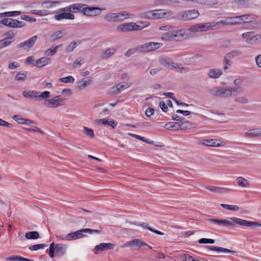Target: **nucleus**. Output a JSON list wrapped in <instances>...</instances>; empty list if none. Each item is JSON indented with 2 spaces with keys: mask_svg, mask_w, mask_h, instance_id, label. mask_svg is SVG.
Listing matches in <instances>:
<instances>
[{
  "mask_svg": "<svg viewBox=\"0 0 261 261\" xmlns=\"http://www.w3.org/2000/svg\"><path fill=\"white\" fill-rule=\"evenodd\" d=\"M57 47L52 46L50 48H48L44 52V55L46 56H53L57 53Z\"/></svg>",
  "mask_w": 261,
  "mask_h": 261,
  "instance_id": "44",
  "label": "nucleus"
},
{
  "mask_svg": "<svg viewBox=\"0 0 261 261\" xmlns=\"http://www.w3.org/2000/svg\"><path fill=\"white\" fill-rule=\"evenodd\" d=\"M242 54L241 51L239 50H233L232 51L227 53L226 54L227 55V57L232 59L234 57L239 56L241 55Z\"/></svg>",
  "mask_w": 261,
  "mask_h": 261,
  "instance_id": "49",
  "label": "nucleus"
},
{
  "mask_svg": "<svg viewBox=\"0 0 261 261\" xmlns=\"http://www.w3.org/2000/svg\"><path fill=\"white\" fill-rule=\"evenodd\" d=\"M72 13H83L86 16H97L100 14L102 9L96 7H89L86 4L75 3L72 4Z\"/></svg>",
  "mask_w": 261,
  "mask_h": 261,
  "instance_id": "2",
  "label": "nucleus"
},
{
  "mask_svg": "<svg viewBox=\"0 0 261 261\" xmlns=\"http://www.w3.org/2000/svg\"><path fill=\"white\" fill-rule=\"evenodd\" d=\"M134 14L129 13L126 11H121L116 13L117 22L122 21L128 18H132Z\"/></svg>",
  "mask_w": 261,
  "mask_h": 261,
  "instance_id": "23",
  "label": "nucleus"
},
{
  "mask_svg": "<svg viewBox=\"0 0 261 261\" xmlns=\"http://www.w3.org/2000/svg\"><path fill=\"white\" fill-rule=\"evenodd\" d=\"M153 10L148 11L142 14V16L146 18L150 19H153Z\"/></svg>",
  "mask_w": 261,
  "mask_h": 261,
  "instance_id": "52",
  "label": "nucleus"
},
{
  "mask_svg": "<svg viewBox=\"0 0 261 261\" xmlns=\"http://www.w3.org/2000/svg\"><path fill=\"white\" fill-rule=\"evenodd\" d=\"M62 36V32L61 31H58L54 33L50 36L51 41H55Z\"/></svg>",
  "mask_w": 261,
  "mask_h": 261,
  "instance_id": "48",
  "label": "nucleus"
},
{
  "mask_svg": "<svg viewBox=\"0 0 261 261\" xmlns=\"http://www.w3.org/2000/svg\"><path fill=\"white\" fill-rule=\"evenodd\" d=\"M261 135V130L260 129H251L245 133V136L247 138H254Z\"/></svg>",
  "mask_w": 261,
  "mask_h": 261,
  "instance_id": "26",
  "label": "nucleus"
},
{
  "mask_svg": "<svg viewBox=\"0 0 261 261\" xmlns=\"http://www.w3.org/2000/svg\"><path fill=\"white\" fill-rule=\"evenodd\" d=\"M64 99L61 95H57L53 98L46 99L44 105L48 108H55L63 105Z\"/></svg>",
  "mask_w": 261,
  "mask_h": 261,
  "instance_id": "9",
  "label": "nucleus"
},
{
  "mask_svg": "<svg viewBox=\"0 0 261 261\" xmlns=\"http://www.w3.org/2000/svg\"><path fill=\"white\" fill-rule=\"evenodd\" d=\"M50 92L49 91H44L40 94H39L38 98L41 99H45L50 96Z\"/></svg>",
  "mask_w": 261,
  "mask_h": 261,
  "instance_id": "58",
  "label": "nucleus"
},
{
  "mask_svg": "<svg viewBox=\"0 0 261 261\" xmlns=\"http://www.w3.org/2000/svg\"><path fill=\"white\" fill-rule=\"evenodd\" d=\"M21 14V12L20 11L6 12L7 17H13L19 15Z\"/></svg>",
  "mask_w": 261,
  "mask_h": 261,
  "instance_id": "63",
  "label": "nucleus"
},
{
  "mask_svg": "<svg viewBox=\"0 0 261 261\" xmlns=\"http://www.w3.org/2000/svg\"><path fill=\"white\" fill-rule=\"evenodd\" d=\"M133 246L134 247L139 248L142 246H147L149 249H151V247L148 246L146 243L143 242L140 239H136L127 242L124 246Z\"/></svg>",
  "mask_w": 261,
  "mask_h": 261,
  "instance_id": "14",
  "label": "nucleus"
},
{
  "mask_svg": "<svg viewBox=\"0 0 261 261\" xmlns=\"http://www.w3.org/2000/svg\"><path fill=\"white\" fill-rule=\"evenodd\" d=\"M31 13L33 14L38 15L39 16H44L47 15L46 10H32L31 11Z\"/></svg>",
  "mask_w": 261,
  "mask_h": 261,
  "instance_id": "54",
  "label": "nucleus"
},
{
  "mask_svg": "<svg viewBox=\"0 0 261 261\" xmlns=\"http://www.w3.org/2000/svg\"><path fill=\"white\" fill-rule=\"evenodd\" d=\"M180 64L175 63L172 61L170 67L171 69H176V71L180 73H182L183 71L187 72L189 70L188 67H180Z\"/></svg>",
  "mask_w": 261,
  "mask_h": 261,
  "instance_id": "28",
  "label": "nucleus"
},
{
  "mask_svg": "<svg viewBox=\"0 0 261 261\" xmlns=\"http://www.w3.org/2000/svg\"><path fill=\"white\" fill-rule=\"evenodd\" d=\"M138 51V46L135 48H130L128 49L125 53V56L127 57H130L132 55Z\"/></svg>",
  "mask_w": 261,
  "mask_h": 261,
  "instance_id": "56",
  "label": "nucleus"
},
{
  "mask_svg": "<svg viewBox=\"0 0 261 261\" xmlns=\"http://www.w3.org/2000/svg\"><path fill=\"white\" fill-rule=\"evenodd\" d=\"M220 206L222 207L229 210V211H238L240 210V208L239 206L237 205H228L226 204H221Z\"/></svg>",
  "mask_w": 261,
  "mask_h": 261,
  "instance_id": "42",
  "label": "nucleus"
},
{
  "mask_svg": "<svg viewBox=\"0 0 261 261\" xmlns=\"http://www.w3.org/2000/svg\"><path fill=\"white\" fill-rule=\"evenodd\" d=\"M231 59H230L228 57H227V55H226L224 57L223 60V69L224 70L227 69L228 68H229L232 64L231 61H230Z\"/></svg>",
  "mask_w": 261,
  "mask_h": 261,
  "instance_id": "43",
  "label": "nucleus"
},
{
  "mask_svg": "<svg viewBox=\"0 0 261 261\" xmlns=\"http://www.w3.org/2000/svg\"><path fill=\"white\" fill-rule=\"evenodd\" d=\"M199 15V12L195 9H193L177 13L174 17L178 20L189 21L198 17Z\"/></svg>",
  "mask_w": 261,
  "mask_h": 261,
  "instance_id": "4",
  "label": "nucleus"
},
{
  "mask_svg": "<svg viewBox=\"0 0 261 261\" xmlns=\"http://www.w3.org/2000/svg\"><path fill=\"white\" fill-rule=\"evenodd\" d=\"M93 232L99 233V231L96 229L85 228L71 233H69L66 236L65 238L68 241L76 240L78 239L82 238L86 236V235L84 234V233L88 232L91 233Z\"/></svg>",
  "mask_w": 261,
  "mask_h": 261,
  "instance_id": "7",
  "label": "nucleus"
},
{
  "mask_svg": "<svg viewBox=\"0 0 261 261\" xmlns=\"http://www.w3.org/2000/svg\"><path fill=\"white\" fill-rule=\"evenodd\" d=\"M138 24L134 22H127L119 24L116 27L117 31L121 33L130 32L133 31H139L143 29L145 26L148 25H143V22L139 21L138 22Z\"/></svg>",
  "mask_w": 261,
  "mask_h": 261,
  "instance_id": "3",
  "label": "nucleus"
},
{
  "mask_svg": "<svg viewBox=\"0 0 261 261\" xmlns=\"http://www.w3.org/2000/svg\"><path fill=\"white\" fill-rule=\"evenodd\" d=\"M178 127L179 130H187L193 127V124L192 122H190L188 121L182 120L181 122H178Z\"/></svg>",
  "mask_w": 261,
  "mask_h": 261,
  "instance_id": "27",
  "label": "nucleus"
},
{
  "mask_svg": "<svg viewBox=\"0 0 261 261\" xmlns=\"http://www.w3.org/2000/svg\"><path fill=\"white\" fill-rule=\"evenodd\" d=\"M206 188L211 192L218 193H223L225 191L224 188L215 186H209Z\"/></svg>",
  "mask_w": 261,
  "mask_h": 261,
  "instance_id": "41",
  "label": "nucleus"
},
{
  "mask_svg": "<svg viewBox=\"0 0 261 261\" xmlns=\"http://www.w3.org/2000/svg\"><path fill=\"white\" fill-rule=\"evenodd\" d=\"M153 19H156L171 16L172 15V12L170 10L163 12V10L158 9L153 10Z\"/></svg>",
  "mask_w": 261,
  "mask_h": 261,
  "instance_id": "15",
  "label": "nucleus"
},
{
  "mask_svg": "<svg viewBox=\"0 0 261 261\" xmlns=\"http://www.w3.org/2000/svg\"><path fill=\"white\" fill-rule=\"evenodd\" d=\"M25 238L27 239H36L39 237V234L37 231H30L25 233Z\"/></svg>",
  "mask_w": 261,
  "mask_h": 261,
  "instance_id": "40",
  "label": "nucleus"
},
{
  "mask_svg": "<svg viewBox=\"0 0 261 261\" xmlns=\"http://www.w3.org/2000/svg\"><path fill=\"white\" fill-rule=\"evenodd\" d=\"M21 19L25 20L28 22H35L36 21V18L31 17L29 15H22L20 17Z\"/></svg>",
  "mask_w": 261,
  "mask_h": 261,
  "instance_id": "57",
  "label": "nucleus"
},
{
  "mask_svg": "<svg viewBox=\"0 0 261 261\" xmlns=\"http://www.w3.org/2000/svg\"><path fill=\"white\" fill-rule=\"evenodd\" d=\"M231 95V91L228 89L220 88L219 96L222 97H228Z\"/></svg>",
  "mask_w": 261,
  "mask_h": 261,
  "instance_id": "39",
  "label": "nucleus"
},
{
  "mask_svg": "<svg viewBox=\"0 0 261 261\" xmlns=\"http://www.w3.org/2000/svg\"><path fill=\"white\" fill-rule=\"evenodd\" d=\"M172 61V60L170 57L166 56H161L159 59L160 64L166 67H170Z\"/></svg>",
  "mask_w": 261,
  "mask_h": 261,
  "instance_id": "29",
  "label": "nucleus"
},
{
  "mask_svg": "<svg viewBox=\"0 0 261 261\" xmlns=\"http://www.w3.org/2000/svg\"><path fill=\"white\" fill-rule=\"evenodd\" d=\"M163 45L162 43L148 42L138 45V51L141 53L152 52L161 48Z\"/></svg>",
  "mask_w": 261,
  "mask_h": 261,
  "instance_id": "5",
  "label": "nucleus"
},
{
  "mask_svg": "<svg viewBox=\"0 0 261 261\" xmlns=\"http://www.w3.org/2000/svg\"><path fill=\"white\" fill-rule=\"evenodd\" d=\"M37 39V36L35 35L29 38L28 40L18 44L17 47L22 48L24 50H29L33 46L36 41Z\"/></svg>",
  "mask_w": 261,
  "mask_h": 261,
  "instance_id": "13",
  "label": "nucleus"
},
{
  "mask_svg": "<svg viewBox=\"0 0 261 261\" xmlns=\"http://www.w3.org/2000/svg\"><path fill=\"white\" fill-rule=\"evenodd\" d=\"M178 122H170L167 123H166L164 126V127L168 130H179L178 126Z\"/></svg>",
  "mask_w": 261,
  "mask_h": 261,
  "instance_id": "33",
  "label": "nucleus"
},
{
  "mask_svg": "<svg viewBox=\"0 0 261 261\" xmlns=\"http://www.w3.org/2000/svg\"><path fill=\"white\" fill-rule=\"evenodd\" d=\"M115 51L116 49L113 47L107 48L105 51L101 53V57L103 59H107L112 56Z\"/></svg>",
  "mask_w": 261,
  "mask_h": 261,
  "instance_id": "32",
  "label": "nucleus"
},
{
  "mask_svg": "<svg viewBox=\"0 0 261 261\" xmlns=\"http://www.w3.org/2000/svg\"><path fill=\"white\" fill-rule=\"evenodd\" d=\"M51 63V60L49 58L42 57L37 59L35 61V63L34 64L38 67H42Z\"/></svg>",
  "mask_w": 261,
  "mask_h": 261,
  "instance_id": "24",
  "label": "nucleus"
},
{
  "mask_svg": "<svg viewBox=\"0 0 261 261\" xmlns=\"http://www.w3.org/2000/svg\"><path fill=\"white\" fill-rule=\"evenodd\" d=\"M220 88L219 87H215L213 89H211L209 91L210 94L212 96H219V93L220 91Z\"/></svg>",
  "mask_w": 261,
  "mask_h": 261,
  "instance_id": "51",
  "label": "nucleus"
},
{
  "mask_svg": "<svg viewBox=\"0 0 261 261\" xmlns=\"http://www.w3.org/2000/svg\"><path fill=\"white\" fill-rule=\"evenodd\" d=\"M172 2V0H156L155 4L163 5H169Z\"/></svg>",
  "mask_w": 261,
  "mask_h": 261,
  "instance_id": "59",
  "label": "nucleus"
},
{
  "mask_svg": "<svg viewBox=\"0 0 261 261\" xmlns=\"http://www.w3.org/2000/svg\"><path fill=\"white\" fill-rule=\"evenodd\" d=\"M234 101L242 104L247 103L248 101V99L245 97H238L234 99Z\"/></svg>",
  "mask_w": 261,
  "mask_h": 261,
  "instance_id": "62",
  "label": "nucleus"
},
{
  "mask_svg": "<svg viewBox=\"0 0 261 261\" xmlns=\"http://www.w3.org/2000/svg\"><path fill=\"white\" fill-rule=\"evenodd\" d=\"M14 120L16 121L18 124H24L25 118L21 117L20 115H16L13 116Z\"/></svg>",
  "mask_w": 261,
  "mask_h": 261,
  "instance_id": "53",
  "label": "nucleus"
},
{
  "mask_svg": "<svg viewBox=\"0 0 261 261\" xmlns=\"http://www.w3.org/2000/svg\"><path fill=\"white\" fill-rule=\"evenodd\" d=\"M247 18L246 15L238 16L234 17H227L224 20L217 22V24L220 25H235L240 24L242 22H247L245 18Z\"/></svg>",
  "mask_w": 261,
  "mask_h": 261,
  "instance_id": "6",
  "label": "nucleus"
},
{
  "mask_svg": "<svg viewBox=\"0 0 261 261\" xmlns=\"http://www.w3.org/2000/svg\"><path fill=\"white\" fill-rule=\"evenodd\" d=\"M104 19L107 22H117L116 13H109L104 16Z\"/></svg>",
  "mask_w": 261,
  "mask_h": 261,
  "instance_id": "37",
  "label": "nucleus"
},
{
  "mask_svg": "<svg viewBox=\"0 0 261 261\" xmlns=\"http://www.w3.org/2000/svg\"><path fill=\"white\" fill-rule=\"evenodd\" d=\"M197 143L209 147H219L223 145V142L221 140L216 139H202L199 140Z\"/></svg>",
  "mask_w": 261,
  "mask_h": 261,
  "instance_id": "11",
  "label": "nucleus"
},
{
  "mask_svg": "<svg viewBox=\"0 0 261 261\" xmlns=\"http://www.w3.org/2000/svg\"><path fill=\"white\" fill-rule=\"evenodd\" d=\"M27 72L25 71H19L15 76V80L19 82H24L27 79Z\"/></svg>",
  "mask_w": 261,
  "mask_h": 261,
  "instance_id": "36",
  "label": "nucleus"
},
{
  "mask_svg": "<svg viewBox=\"0 0 261 261\" xmlns=\"http://www.w3.org/2000/svg\"><path fill=\"white\" fill-rule=\"evenodd\" d=\"M76 43L74 41L71 42L66 48V52H71L76 47Z\"/></svg>",
  "mask_w": 261,
  "mask_h": 261,
  "instance_id": "55",
  "label": "nucleus"
},
{
  "mask_svg": "<svg viewBox=\"0 0 261 261\" xmlns=\"http://www.w3.org/2000/svg\"><path fill=\"white\" fill-rule=\"evenodd\" d=\"M222 74V71L221 70L213 69L210 71L208 76L212 79H217Z\"/></svg>",
  "mask_w": 261,
  "mask_h": 261,
  "instance_id": "35",
  "label": "nucleus"
},
{
  "mask_svg": "<svg viewBox=\"0 0 261 261\" xmlns=\"http://www.w3.org/2000/svg\"><path fill=\"white\" fill-rule=\"evenodd\" d=\"M59 81L64 83H73L74 79L72 76L69 75L65 77L60 78Z\"/></svg>",
  "mask_w": 261,
  "mask_h": 261,
  "instance_id": "47",
  "label": "nucleus"
},
{
  "mask_svg": "<svg viewBox=\"0 0 261 261\" xmlns=\"http://www.w3.org/2000/svg\"><path fill=\"white\" fill-rule=\"evenodd\" d=\"M230 90L231 91V94L233 93L234 95L235 93H241L243 91V89L241 87H234L230 89Z\"/></svg>",
  "mask_w": 261,
  "mask_h": 261,
  "instance_id": "61",
  "label": "nucleus"
},
{
  "mask_svg": "<svg viewBox=\"0 0 261 261\" xmlns=\"http://www.w3.org/2000/svg\"><path fill=\"white\" fill-rule=\"evenodd\" d=\"M191 33L190 28L187 29L173 30L163 33L161 39L168 41H181L188 39L189 38V34Z\"/></svg>",
  "mask_w": 261,
  "mask_h": 261,
  "instance_id": "1",
  "label": "nucleus"
},
{
  "mask_svg": "<svg viewBox=\"0 0 261 261\" xmlns=\"http://www.w3.org/2000/svg\"><path fill=\"white\" fill-rule=\"evenodd\" d=\"M74 18V15L72 13L65 12H59V14L54 15L55 19L58 21L63 19L73 20Z\"/></svg>",
  "mask_w": 261,
  "mask_h": 261,
  "instance_id": "17",
  "label": "nucleus"
},
{
  "mask_svg": "<svg viewBox=\"0 0 261 261\" xmlns=\"http://www.w3.org/2000/svg\"><path fill=\"white\" fill-rule=\"evenodd\" d=\"M231 219L232 222H234L242 226L254 228L261 226V224H259L257 222L247 221L236 217H232Z\"/></svg>",
  "mask_w": 261,
  "mask_h": 261,
  "instance_id": "12",
  "label": "nucleus"
},
{
  "mask_svg": "<svg viewBox=\"0 0 261 261\" xmlns=\"http://www.w3.org/2000/svg\"><path fill=\"white\" fill-rule=\"evenodd\" d=\"M238 185L242 187H248L250 186L249 181L243 177H238L236 179Z\"/></svg>",
  "mask_w": 261,
  "mask_h": 261,
  "instance_id": "34",
  "label": "nucleus"
},
{
  "mask_svg": "<svg viewBox=\"0 0 261 261\" xmlns=\"http://www.w3.org/2000/svg\"><path fill=\"white\" fill-rule=\"evenodd\" d=\"M215 25H212L210 22L197 23L190 28L191 33H196L200 32L212 30Z\"/></svg>",
  "mask_w": 261,
  "mask_h": 261,
  "instance_id": "10",
  "label": "nucleus"
},
{
  "mask_svg": "<svg viewBox=\"0 0 261 261\" xmlns=\"http://www.w3.org/2000/svg\"><path fill=\"white\" fill-rule=\"evenodd\" d=\"M83 129V133H84L87 136L92 138L94 137V133L92 129L88 128L86 126H84Z\"/></svg>",
  "mask_w": 261,
  "mask_h": 261,
  "instance_id": "45",
  "label": "nucleus"
},
{
  "mask_svg": "<svg viewBox=\"0 0 261 261\" xmlns=\"http://www.w3.org/2000/svg\"><path fill=\"white\" fill-rule=\"evenodd\" d=\"M92 83V81L91 80H89L88 81H81L77 83V88L80 90H83L85 88L90 85Z\"/></svg>",
  "mask_w": 261,
  "mask_h": 261,
  "instance_id": "38",
  "label": "nucleus"
},
{
  "mask_svg": "<svg viewBox=\"0 0 261 261\" xmlns=\"http://www.w3.org/2000/svg\"><path fill=\"white\" fill-rule=\"evenodd\" d=\"M252 34V32H249L244 33L242 34V37L244 39H247L246 42L248 43H250V44L255 43L259 39H261V36H260V35L254 36L253 37H251L249 39H248V38L249 37H250Z\"/></svg>",
  "mask_w": 261,
  "mask_h": 261,
  "instance_id": "19",
  "label": "nucleus"
},
{
  "mask_svg": "<svg viewBox=\"0 0 261 261\" xmlns=\"http://www.w3.org/2000/svg\"><path fill=\"white\" fill-rule=\"evenodd\" d=\"M0 23L11 28H21L25 25V23L23 21L9 18L1 19Z\"/></svg>",
  "mask_w": 261,
  "mask_h": 261,
  "instance_id": "8",
  "label": "nucleus"
},
{
  "mask_svg": "<svg viewBox=\"0 0 261 261\" xmlns=\"http://www.w3.org/2000/svg\"><path fill=\"white\" fill-rule=\"evenodd\" d=\"M14 40H9L6 38L0 40V49L8 46L14 41Z\"/></svg>",
  "mask_w": 261,
  "mask_h": 261,
  "instance_id": "46",
  "label": "nucleus"
},
{
  "mask_svg": "<svg viewBox=\"0 0 261 261\" xmlns=\"http://www.w3.org/2000/svg\"><path fill=\"white\" fill-rule=\"evenodd\" d=\"M20 66V64L15 61L11 62L9 63L8 68L9 69H14Z\"/></svg>",
  "mask_w": 261,
  "mask_h": 261,
  "instance_id": "60",
  "label": "nucleus"
},
{
  "mask_svg": "<svg viewBox=\"0 0 261 261\" xmlns=\"http://www.w3.org/2000/svg\"><path fill=\"white\" fill-rule=\"evenodd\" d=\"M45 246H46V245L43 244H35L29 246V249L30 250L36 251L41 249H43Z\"/></svg>",
  "mask_w": 261,
  "mask_h": 261,
  "instance_id": "50",
  "label": "nucleus"
},
{
  "mask_svg": "<svg viewBox=\"0 0 261 261\" xmlns=\"http://www.w3.org/2000/svg\"><path fill=\"white\" fill-rule=\"evenodd\" d=\"M114 245L112 243H100L99 245L96 246L94 248V250L95 251H103V250H108L113 249H114Z\"/></svg>",
  "mask_w": 261,
  "mask_h": 261,
  "instance_id": "22",
  "label": "nucleus"
},
{
  "mask_svg": "<svg viewBox=\"0 0 261 261\" xmlns=\"http://www.w3.org/2000/svg\"><path fill=\"white\" fill-rule=\"evenodd\" d=\"M96 123L99 125H110L112 126L113 128H115L117 124V122L110 119L103 118L97 119L96 120Z\"/></svg>",
  "mask_w": 261,
  "mask_h": 261,
  "instance_id": "18",
  "label": "nucleus"
},
{
  "mask_svg": "<svg viewBox=\"0 0 261 261\" xmlns=\"http://www.w3.org/2000/svg\"><path fill=\"white\" fill-rule=\"evenodd\" d=\"M132 86V83H126L125 84H118L116 86L113 87L112 88V92L114 94H118L120 93L122 91L125 90V89L130 87Z\"/></svg>",
  "mask_w": 261,
  "mask_h": 261,
  "instance_id": "16",
  "label": "nucleus"
},
{
  "mask_svg": "<svg viewBox=\"0 0 261 261\" xmlns=\"http://www.w3.org/2000/svg\"><path fill=\"white\" fill-rule=\"evenodd\" d=\"M58 12H65L72 13V5H70L65 7L63 8H61L58 10Z\"/></svg>",
  "mask_w": 261,
  "mask_h": 261,
  "instance_id": "64",
  "label": "nucleus"
},
{
  "mask_svg": "<svg viewBox=\"0 0 261 261\" xmlns=\"http://www.w3.org/2000/svg\"><path fill=\"white\" fill-rule=\"evenodd\" d=\"M6 261H34L33 259H30L27 258L22 257L20 255H11L6 258Z\"/></svg>",
  "mask_w": 261,
  "mask_h": 261,
  "instance_id": "31",
  "label": "nucleus"
},
{
  "mask_svg": "<svg viewBox=\"0 0 261 261\" xmlns=\"http://www.w3.org/2000/svg\"><path fill=\"white\" fill-rule=\"evenodd\" d=\"M40 92L37 91H23L22 92V95L25 97L28 98H32L37 100L38 98V96Z\"/></svg>",
  "mask_w": 261,
  "mask_h": 261,
  "instance_id": "25",
  "label": "nucleus"
},
{
  "mask_svg": "<svg viewBox=\"0 0 261 261\" xmlns=\"http://www.w3.org/2000/svg\"><path fill=\"white\" fill-rule=\"evenodd\" d=\"M206 247L210 250H213L217 252L231 253L232 254H235L236 253L235 251L224 248L221 247H217L215 246H206Z\"/></svg>",
  "mask_w": 261,
  "mask_h": 261,
  "instance_id": "21",
  "label": "nucleus"
},
{
  "mask_svg": "<svg viewBox=\"0 0 261 261\" xmlns=\"http://www.w3.org/2000/svg\"><path fill=\"white\" fill-rule=\"evenodd\" d=\"M54 248L56 255L60 257L65 254L66 246L63 244H57L54 245Z\"/></svg>",
  "mask_w": 261,
  "mask_h": 261,
  "instance_id": "20",
  "label": "nucleus"
},
{
  "mask_svg": "<svg viewBox=\"0 0 261 261\" xmlns=\"http://www.w3.org/2000/svg\"><path fill=\"white\" fill-rule=\"evenodd\" d=\"M211 221L214 222L215 223L219 225H223L226 226H229L231 228H232L234 226V225L232 223V222L228 220L212 219Z\"/></svg>",
  "mask_w": 261,
  "mask_h": 261,
  "instance_id": "30",
  "label": "nucleus"
}]
</instances>
